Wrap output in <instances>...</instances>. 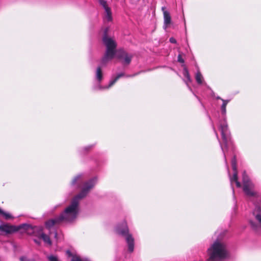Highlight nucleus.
Segmentation results:
<instances>
[{
    "instance_id": "f257e3e1",
    "label": "nucleus",
    "mask_w": 261,
    "mask_h": 261,
    "mask_svg": "<svg viewBox=\"0 0 261 261\" xmlns=\"http://www.w3.org/2000/svg\"><path fill=\"white\" fill-rule=\"evenodd\" d=\"M96 180V178H94L85 184L80 194L72 199L70 204L59 217L58 221L71 222L77 217L79 212L80 200L86 196L90 190L94 187Z\"/></svg>"
},
{
    "instance_id": "f03ea898",
    "label": "nucleus",
    "mask_w": 261,
    "mask_h": 261,
    "mask_svg": "<svg viewBox=\"0 0 261 261\" xmlns=\"http://www.w3.org/2000/svg\"><path fill=\"white\" fill-rule=\"evenodd\" d=\"M207 261H222L228 255L225 243L217 239L210 246L207 251Z\"/></svg>"
},
{
    "instance_id": "7ed1b4c3",
    "label": "nucleus",
    "mask_w": 261,
    "mask_h": 261,
    "mask_svg": "<svg viewBox=\"0 0 261 261\" xmlns=\"http://www.w3.org/2000/svg\"><path fill=\"white\" fill-rule=\"evenodd\" d=\"M102 40L106 47L105 54L101 61V64L103 66L114 57L116 54L117 43L114 38L107 36L106 34L103 36Z\"/></svg>"
},
{
    "instance_id": "20e7f679",
    "label": "nucleus",
    "mask_w": 261,
    "mask_h": 261,
    "mask_svg": "<svg viewBox=\"0 0 261 261\" xmlns=\"http://www.w3.org/2000/svg\"><path fill=\"white\" fill-rule=\"evenodd\" d=\"M249 224L253 229L257 230L261 228V208L258 205H255L253 210Z\"/></svg>"
},
{
    "instance_id": "39448f33",
    "label": "nucleus",
    "mask_w": 261,
    "mask_h": 261,
    "mask_svg": "<svg viewBox=\"0 0 261 261\" xmlns=\"http://www.w3.org/2000/svg\"><path fill=\"white\" fill-rule=\"evenodd\" d=\"M117 231L118 233L124 235L125 237V239L128 245V250L130 252H132L134 248V240L132 236L128 233V229L125 222L122 223L121 226H118Z\"/></svg>"
},
{
    "instance_id": "423d86ee",
    "label": "nucleus",
    "mask_w": 261,
    "mask_h": 261,
    "mask_svg": "<svg viewBox=\"0 0 261 261\" xmlns=\"http://www.w3.org/2000/svg\"><path fill=\"white\" fill-rule=\"evenodd\" d=\"M243 190L249 196H253L255 195L253 191L254 185L250 180L245 172L243 173Z\"/></svg>"
},
{
    "instance_id": "0eeeda50",
    "label": "nucleus",
    "mask_w": 261,
    "mask_h": 261,
    "mask_svg": "<svg viewBox=\"0 0 261 261\" xmlns=\"http://www.w3.org/2000/svg\"><path fill=\"white\" fill-rule=\"evenodd\" d=\"M220 129L221 131L222 139L224 145L227 146L228 145V142L229 141V137L227 131V124L225 121L221 122Z\"/></svg>"
},
{
    "instance_id": "6e6552de",
    "label": "nucleus",
    "mask_w": 261,
    "mask_h": 261,
    "mask_svg": "<svg viewBox=\"0 0 261 261\" xmlns=\"http://www.w3.org/2000/svg\"><path fill=\"white\" fill-rule=\"evenodd\" d=\"M18 230L15 226L8 224L0 225V234H8L14 232Z\"/></svg>"
},
{
    "instance_id": "1a4fd4ad",
    "label": "nucleus",
    "mask_w": 261,
    "mask_h": 261,
    "mask_svg": "<svg viewBox=\"0 0 261 261\" xmlns=\"http://www.w3.org/2000/svg\"><path fill=\"white\" fill-rule=\"evenodd\" d=\"M231 165L232 169L234 171V173L233 176L230 177V181L231 184H232L233 182H235L236 186L238 188H240L241 187V183L238 180V172H237V161L236 158L232 160Z\"/></svg>"
},
{
    "instance_id": "9d476101",
    "label": "nucleus",
    "mask_w": 261,
    "mask_h": 261,
    "mask_svg": "<svg viewBox=\"0 0 261 261\" xmlns=\"http://www.w3.org/2000/svg\"><path fill=\"white\" fill-rule=\"evenodd\" d=\"M116 56L118 58L123 60L124 63L126 64H129L132 58V55L128 54L122 50H119Z\"/></svg>"
},
{
    "instance_id": "9b49d317",
    "label": "nucleus",
    "mask_w": 261,
    "mask_h": 261,
    "mask_svg": "<svg viewBox=\"0 0 261 261\" xmlns=\"http://www.w3.org/2000/svg\"><path fill=\"white\" fill-rule=\"evenodd\" d=\"M164 15V28L166 29L171 22V18L170 13L163 7L162 8Z\"/></svg>"
},
{
    "instance_id": "f8f14e48",
    "label": "nucleus",
    "mask_w": 261,
    "mask_h": 261,
    "mask_svg": "<svg viewBox=\"0 0 261 261\" xmlns=\"http://www.w3.org/2000/svg\"><path fill=\"white\" fill-rule=\"evenodd\" d=\"M104 21L105 22H110L112 20V12L110 8H107V9H104Z\"/></svg>"
},
{
    "instance_id": "ddd939ff",
    "label": "nucleus",
    "mask_w": 261,
    "mask_h": 261,
    "mask_svg": "<svg viewBox=\"0 0 261 261\" xmlns=\"http://www.w3.org/2000/svg\"><path fill=\"white\" fill-rule=\"evenodd\" d=\"M40 238L42 239L44 243L47 245L49 246L51 245V241H50L49 237L45 233H42L40 234Z\"/></svg>"
},
{
    "instance_id": "4468645a",
    "label": "nucleus",
    "mask_w": 261,
    "mask_h": 261,
    "mask_svg": "<svg viewBox=\"0 0 261 261\" xmlns=\"http://www.w3.org/2000/svg\"><path fill=\"white\" fill-rule=\"evenodd\" d=\"M58 220H59V217L56 219H51V220H48L46 223V227L50 228L51 226H53V225H54L55 224L61 222V221H58Z\"/></svg>"
},
{
    "instance_id": "2eb2a0df",
    "label": "nucleus",
    "mask_w": 261,
    "mask_h": 261,
    "mask_svg": "<svg viewBox=\"0 0 261 261\" xmlns=\"http://www.w3.org/2000/svg\"><path fill=\"white\" fill-rule=\"evenodd\" d=\"M66 254L68 255V256L71 257V261H80V258L76 255L73 254L70 251H67Z\"/></svg>"
},
{
    "instance_id": "dca6fc26",
    "label": "nucleus",
    "mask_w": 261,
    "mask_h": 261,
    "mask_svg": "<svg viewBox=\"0 0 261 261\" xmlns=\"http://www.w3.org/2000/svg\"><path fill=\"white\" fill-rule=\"evenodd\" d=\"M195 79H196L197 82L198 84H202V80H203V77H202V75H201V73L199 71H197V72L196 74Z\"/></svg>"
},
{
    "instance_id": "f3484780",
    "label": "nucleus",
    "mask_w": 261,
    "mask_h": 261,
    "mask_svg": "<svg viewBox=\"0 0 261 261\" xmlns=\"http://www.w3.org/2000/svg\"><path fill=\"white\" fill-rule=\"evenodd\" d=\"M96 79L99 81H101L102 79V73L100 67H98L96 70Z\"/></svg>"
},
{
    "instance_id": "a211bd4d",
    "label": "nucleus",
    "mask_w": 261,
    "mask_h": 261,
    "mask_svg": "<svg viewBox=\"0 0 261 261\" xmlns=\"http://www.w3.org/2000/svg\"><path fill=\"white\" fill-rule=\"evenodd\" d=\"M123 75V74L122 73L118 74L113 81L110 82L108 86L106 87V88H109L111 87L120 77L122 76Z\"/></svg>"
},
{
    "instance_id": "6ab92c4d",
    "label": "nucleus",
    "mask_w": 261,
    "mask_h": 261,
    "mask_svg": "<svg viewBox=\"0 0 261 261\" xmlns=\"http://www.w3.org/2000/svg\"><path fill=\"white\" fill-rule=\"evenodd\" d=\"M0 215L3 216L6 219H11L12 218V217L11 216V215L10 214L5 212L3 210H2L1 208H0Z\"/></svg>"
},
{
    "instance_id": "aec40b11",
    "label": "nucleus",
    "mask_w": 261,
    "mask_h": 261,
    "mask_svg": "<svg viewBox=\"0 0 261 261\" xmlns=\"http://www.w3.org/2000/svg\"><path fill=\"white\" fill-rule=\"evenodd\" d=\"M222 101L223 102V103L221 107V109H222V113L223 114H225L226 112V107L227 103L228 102V100H225L222 99Z\"/></svg>"
},
{
    "instance_id": "412c9836",
    "label": "nucleus",
    "mask_w": 261,
    "mask_h": 261,
    "mask_svg": "<svg viewBox=\"0 0 261 261\" xmlns=\"http://www.w3.org/2000/svg\"><path fill=\"white\" fill-rule=\"evenodd\" d=\"M48 261H60L57 256L50 255L47 256Z\"/></svg>"
},
{
    "instance_id": "4be33fe9",
    "label": "nucleus",
    "mask_w": 261,
    "mask_h": 261,
    "mask_svg": "<svg viewBox=\"0 0 261 261\" xmlns=\"http://www.w3.org/2000/svg\"><path fill=\"white\" fill-rule=\"evenodd\" d=\"M99 2L100 4V5L103 7L104 9H107V8H110L107 3V2L105 0H99Z\"/></svg>"
},
{
    "instance_id": "5701e85b",
    "label": "nucleus",
    "mask_w": 261,
    "mask_h": 261,
    "mask_svg": "<svg viewBox=\"0 0 261 261\" xmlns=\"http://www.w3.org/2000/svg\"><path fill=\"white\" fill-rule=\"evenodd\" d=\"M184 74L185 76L187 79V80L190 82L191 81L190 75L186 68L184 69Z\"/></svg>"
},
{
    "instance_id": "b1692460",
    "label": "nucleus",
    "mask_w": 261,
    "mask_h": 261,
    "mask_svg": "<svg viewBox=\"0 0 261 261\" xmlns=\"http://www.w3.org/2000/svg\"><path fill=\"white\" fill-rule=\"evenodd\" d=\"M80 178H81V176H80V175L75 177V178L72 180V184H73V185L75 184L77 180L80 179Z\"/></svg>"
},
{
    "instance_id": "393cba45",
    "label": "nucleus",
    "mask_w": 261,
    "mask_h": 261,
    "mask_svg": "<svg viewBox=\"0 0 261 261\" xmlns=\"http://www.w3.org/2000/svg\"><path fill=\"white\" fill-rule=\"evenodd\" d=\"M24 228L26 229L27 230H29V229H33L34 228L30 225H24L23 226Z\"/></svg>"
},
{
    "instance_id": "a878e982",
    "label": "nucleus",
    "mask_w": 261,
    "mask_h": 261,
    "mask_svg": "<svg viewBox=\"0 0 261 261\" xmlns=\"http://www.w3.org/2000/svg\"><path fill=\"white\" fill-rule=\"evenodd\" d=\"M178 62H180V63H184V60L182 59L181 56L179 55L178 56Z\"/></svg>"
},
{
    "instance_id": "bb28decb",
    "label": "nucleus",
    "mask_w": 261,
    "mask_h": 261,
    "mask_svg": "<svg viewBox=\"0 0 261 261\" xmlns=\"http://www.w3.org/2000/svg\"><path fill=\"white\" fill-rule=\"evenodd\" d=\"M170 41L171 43H175L176 42V40L174 38H170Z\"/></svg>"
},
{
    "instance_id": "cd10ccee",
    "label": "nucleus",
    "mask_w": 261,
    "mask_h": 261,
    "mask_svg": "<svg viewBox=\"0 0 261 261\" xmlns=\"http://www.w3.org/2000/svg\"><path fill=\"white\" fill-rule=\"evenodd\" d=\"M55 238L57 239V232L55 233Z\"/></svg>"
},
{
    "instance_id": "c85d7f7f",
    "label": "nucleus",
    "mask_w": 261,
    "mask_h": 261,
    "mask_svg": "<svg viewBox=\"0 0 261 261\" xmlns=\"http://www.w3.org/2000/svg\"><path fill=\"white\" fill-rule=\"evenodd\" d=\"M222 150L224 151V148H223V147H222Z\"/></svg>"
}]
</instances>
